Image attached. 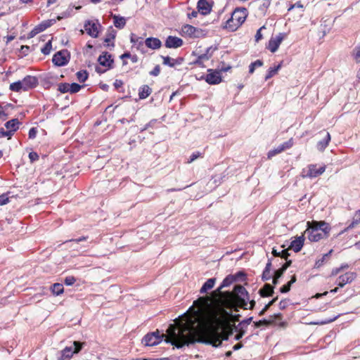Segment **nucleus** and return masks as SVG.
<instances>
[{
  "instance_id": "49530a36",
  "label": "nucleus",
  "mask_w": 360,
  "mask_h": 360,
  "mask_svg": "<svg viewBox=\"0 0 360 360\" xmlns=\"http://www.w3.org/2000/svg\"><path fill=\"white\" fill-rule=\"evenodd\" d=\"M285 271H283V269L281 267L274 271V276L277 277V278H280L282 277Z\"/></svg>"
},
{
  "instance_id": "ea45409f",
  "label": "nucleus",
  "mask_w": 360,
  "mask_h": 360,
  "mask_svg": "<svg viewBox=\"0 0 360 360\" xmlns=\"http://www.w3.org/2000/svg\"><path fill=\"white\" fill-rule=\"evenodd\" d=\"M81 87L82 86H80L79 84L72 83L71 85H70V91L71 93H76L80 90Z\"/></svg>"
},
{
  "instance_id": "6ab92c4d",
  "label": "nucleus",
  "mask_w": 360,
  "mask_h": 360,
  "mask_svg": "<svg viewBox=\"0 0 360 360\" xmlns=\"http://www.w3.org/2000/svg\"><path fill=\"white\" fill-rule=\"evenodd\" d=\"M360 224V209L356 210L354 213V217L352 219V221L349 224V226L345 228L344 230L341 231V233H343L349 229H352L356 226Z\"/></svg>"
},
{
  "instance_id": "c03bdc74",
  "label": "nucleus",
  "mask_w": 360,
  "mask_h": 360,
  "mask_svg": "<svg viewBox=\"0 0 360 360\" xmlns=\"http://www.w3.org/2000/svg\"><path fill=\"white\" fill-rule=\"evenodd\" d=\"M290 249V248H288V249L281 250V257L287 260V259L290 256V253L288 252Z\"/></svg>"
},
{
  "instance_id": "a19ab883",
  "label": "nucleus",
  "mask_w": 360,
  "mask_h": 360,
  "mask_svg": "<svg viewBox=\"0 0 360 360\" xmlns=\"http://www.w3.org/2000/svg\"><path fill=\"white\" fill-rule=\"evenodd\" d=\"M76 281V279L74 276H68L65 278L64 283L66 285H72Z\"/></svg>"
},
{
  "instance_id": "4be33fe9",
  "label": "nucleus",
  "mask_w": 360,
  "mask_h": 360,
  "mask_svg": "<svg viewBox=\"0 0 360 360\" xmlns=\"http://www.w3.org/2000/svg\"><path fill=\"white\" fill-rule=\"evenodd\" d=\"M146 45L150 49H155L161 46V41L157 38H148L146 39Z\"/></svg>"
},
{
  "instance_id": "e433bc0d",
  "label": "nucleus",
  "mask_w": 360,
  "mask_h": 360,
  "mask_svg": "<svg viewBox=\"0 0 360 360\" xmlns=\"http://www.w3.org/2000/svg\"><path fill=\"white\" fill-rule=\"evenodd\" d=\"M58 91L61 93L70 91V84L68 83H61L58 85Z\"/></svg>"
},
{
  "instance_id": "39448f33",
  "label": "nucleus",
  "mask_w": 360,
  "mask_h": 360,
  "mask_svg": "<svg viewBox=\"0 0 360 360\" xmlns=\"http://www.w3.org/2000/svg\"><path fill=\"white\" fill-rule=\"evenodd\" d=\"M83 343L75 341L73 347H66L61 351L60 356L57 360H70L73 354L78 353L82 348Z\"/></svg>"
},
{
  "instance_id": "473e14b6",
  "label": "nucleus",
  "mask_w": 360,
  "mask_h": 360,
  "mask_svg": "<svg viewBox=\"0 0 360 360\" xmlns=\"http://www.w3.org/2000/svg\"><path fill=\"white\" fill-rule=\"evenodd\" d=\"M182 31L184 33L191 36V35H195L196 29L190 25H186L183 27Z\"/></svg>"
},
{
  "instance_id": "f8f14e48",
  "label": "nucleus",
  "mask_w": 360,
  "mask_h": 360,
  "mask_svg": "<svg viewBox=\"0 0 360 360\" xmlns=\"http://www.w3.org/2000/svg\"><path fill=\"white\" fill-rule=\"evenodd\" d=\"M293 144L292 139H290L288 141L281 144L278 146L276 148L269 150L268 153V158H271L273 156H275L276 155H278L282 151L290 148Z\"/></svg>"
},
{
  "instance_id": "393cba45",
  "label": "nucleus",
  "mask_w": 360,
  "mask_h": 360,
  "mask_svg": "<svg viewBox=\"0 0 360 360\" xmlns=\"http://www.w3.org/2000/svg\"><path fill=\"white\" fill-rule=\"evenodd\" d=\"M50 289L51 292L56 296L61 295L64 291L63 284L59 283H54L53 285H51Z\"/></svg>"
},
{
  "instance_id": "9b49d317",
  "label": "nucleus",
  "mask_w": 360,
  "mask_h": 360,
  "mask_svg": "<svg viewBox=\"0 0 360 360\" xmlns=\"http://www.w3.org/2000/svg\"><path fill=\"white\" fill-rule=\"evenodd\" d=\"M20 122L18 119H13L8 122H7L5 124L8 131H4L2 129V136H11L13 134V131H15L18 129V125Z\"/></svg>"
},
{
  "instance_id": "5701e85b",
  "label": "nucleus",
  "mask_w": 360,
  "mask_h": 360,
  "mask_svg": "<svg viewBox=\"0 0 360 360\" xmlns=\"http://www.w3.org/2000/svg\"><path fill=\"white\" fill-rule=\"evenodd\" d=\"M330 140V135L328 132H326L324 134V137L322 141H320L317 143V148L319 150H323L326 148V147L328 146L329 141Z\"/></svg>"
},
{
  "instance_id": "2eb2a0df",
  "label": "nucleus",
  "mask_w": 360,
  "mask_h": 360,
  "mask_svg": "<svg viewBox=\"0 0 360 360\" xmlns=\"http://www.w3.org/2000/svg\"><path fill=\"white\" fill-rule=\"evenodd\" d=\"M311 224L316 227L320 231L326 233V235L328 236L331 229L328 223L324 221H311Z\"/></svg>"
},
{
  "instance_id": "79ce46f5",
  "label": "nucleus",
  "mask_w": 360,
  "mask_h": 360,
  "mask_svg": "<svg viewBox=\"0 0 360 360\" xmlns=\"http://www.w3.org/2000/svg\"><path fill=\"white\" fill-rule=\"evenodd\" d=\"M278 300V297L274 298L272 300H271L268 304H266L264 307L262 309V310L259 312V314L262 315L264 314L265 311H266L276 300Z\"/></svg>"
},
{
  "instance_id": "1a4fd4ad",
  "label": "nucleus",
  "mask_w": 360,
  "mask_h": 360,
  "mask_svg": "<svg viewBox=\"0 0 360 360\" xmlns=\"http://www.w3.org/2000/svg\"><path fill=\"white\" fill-rule=\"evenodd\" d=\"M244 276H245L244 274L239 272V273L236 274V275H229L224 279L221 284L217 289V291L219 292V294L221 302H223V297H222L221 293H224V292H221V290L224 288L229 286L233 283H234L236 281H237L239 277Z\"/></svg>"
},
{
  "instance_id": "c85d7f7f",
  "label": "nucleus",
  "mask_w": 360,
  "mask_h": 360,
  "mask_svg": "<svg viewBox=\"0 0 360 360\" xmlns=\"http://www.w3.org/2000/svg\"><path fill=\"white\" fill-rule=\"evenodd\" d=\"M49 26V25H46V24L39 25V26L36 27L33 30H32L30 32L28 37L29 38L34 37L37 34H38L40 32L43 31L44 30H45Z\"/></svg>"
},
{
  "instance_id": "a878e982",
  "label": "nucleus",
  "mask_w": 360,
  "mask_h": 360,
  "mask_svg": "<svg viewBox=\"0 0 360 360\" xmlns=\"http://www.w3.org/2000/svg\"><path fill=\"white\" fill-rule=\"evenodd\" d=\"M297 281V278L295 275L291 276V279L288 281L285 285H283L280 288V292L281 293H286L290 290L291 285L295 283Z\"/></svg>"
},
{
  "instance_id": "4c0bfd02",
  "label": "nucleus",
  "mask_w": 360,
  "mask_h": 360,
  "mask_svg": "<svg viewBox=\"0 0 360 360\" xmlns=\"http://www.w3.org/2000/svg\"><path fill=\"white\" fill-rule=\"evenodd\" d=\"M51 40H52V39H49L48 42L46 43V46H45V47L41 49V52L44 54H45V55L49 54L50 53V51H51Z\"/></svg>"
},
{
  "instance_id": "bb28decb",
  "label": "nucleus",
  "mask_w": 360,
  "mask_h": 360,
  "mask_svg": "<svg viewBox=\"0 0 360 360\" xmlns=\"http://www.w3.org/2000/svg\"><path fill=\"white\" fill-rule=\"evenodd\" d=\"M215 283V278H209L202 286L200 289L201 293H205L207 290L212 289Z\"/></svg>"
},
{
  "instance_id": "423d86ee",
  "label": "nucleus",
  "mask_w": 360,
  "mask_h": 360,
  "mask_svg": "<svg viewBox=\"0 0 360 360\" xmlns=\"http://www.w3.org/2000/svg\"><path fill=\"white\" fill-rule=\"evenodd\" d=\"M305 233H307L308 239L311 242H318L323 238L328 237L326 233H322L311 224L310 221L307 222V229L305 231Z\"/></svg>"
},
{
  "instance_id": "37998d69",
  "label": "nucleus",
  "mask_w": 360,
  "mask_h": 360,
  "mask_svg": "<svg viewBox=\"0 0 360 360\" xmlns=\"http://www.w3.org/2000/svg\"><path fill=\"white\" fill-rule=\"evenodd\" d=\"M289 302H290V300H287V299L282 300L279 302V308H280V309H281V310L285 309L288 306Z\"/></svg>"
},
{
  "instance_id": "f704fd0d",
  "label": "nucleus",
  "mask_w": 360,
  "mask_h": 360,
  "mask_svg": "<svg viewBox=\"0 0 360 360\" xmlns=\"http://www.w3.org/2000/svg\"><path fill=\"white\" fill-rule=\"evenodd\" d=\"M263 62L261 60H257L254 63H252L249 68V73H252L255 68L262 66Z\"/></svg>"
},
{
  "instance_id": "4468645a",
  "label": "nucleus",
  "mask_w": 360,
  "mask_h": 360,
  "mask_svg": "<svg viewBox=\"0 0 360 360\" xmlns=\"http://www.w3.org/2000/svg\"><path fill=\"white\" fill-rule=\"evenodd\" d=\"M304 236L303 235L298 236L290 243L289 248L295 252H298L302 250L304 245Z\"/></svg>"
},
{
  "instance_id": "ddd939ff",
  "label": "nucleus",
  "mask_w": 360,
  "mask_h": 360,
  "mask_svg": "<svg viewBox=\"0 0 360 360\" xmlns=\"http://www.w3.org/2000/svg\"><path fill=\"white\" fill-rule=\"evenodd\" d=\"M84 28H85L86 32L90 36H91L94 38L98 37V25H97L96 22H93L91 21H87L84 24Z\"/></svg>"
},
{
  "instance_id": "338daca9",
  "label": "nucleus",
  "mask_w": 360,
  "mask_h": 360,
  "mask_svg": "<svg viewBox=\"0 0 360 360\" xmlns=\"http://www.w3.org/2000/svg\"><path fill=\"white\" fill-rule=\"evenodd\" d=\"M38 157H39V156H38V155H37L36 153H34V152H30V153H29V158H38Z\"/></svg>"
},
{
  "instance_id": "f3484780",
  "label": "nucleus",
  "mask_w": 360,
  "mask_h": 360,
  "mask_svg": "<svg viewBox=\"0 0 360 360\" xmlns=\"http://www.w3.org/2000/svg\"><path fill=\"white\" fill-rule=\"evenodd\" d=\"M183 44V41L178 37L169 36L165 42V46L167 48H178Z\"/></svg>"
},
{
  "instance_id": "f03ea898",
  "label": "nucleus",
  "mask_w": 360,
  "mask_h": 360,
  "mask_svg": "<svg viewBox=\"0 0 360 360\" xmlns=\"http://www.w3.org/2000/svg\"><path fill=\"white\" fill-rule=\"evenodd\" d=\"M247 16L245 8L235 9L231 18L226 21L225 27L232 32L236 30L245 22Z\"/></svg>"
},
{
  "instance_id": "bf43d9fd",
  "label": "nucleus",
  "mask_w": 360,
  "mask_h": 360,
  "mask_svg": "<svg viewBox=\"0 0 360 360\" xmlns=\"http://www.w3.org/2000/svg\"><path fill=\"white\" fill-rule=\"evenodd\" d=\"M272 318H274L275 319L281 320L282 314H280V313L275 314L273 316L271 317V319L269 320V321H274Z\"/></svg>"
},
{
  "instance_id": "20e7f679",
  "label": "nucleus",
  "mask_w": 360,
  "mask_h": 360,
  "mask_svg": "<svg viewBox=\"0 0 360 360\" xmlns=\"http://www.w3.org/2000/svg\"><path fill=\"white\" fill-rule=\"evenodd\" d=\"M326 170L325 165H309L303 168L301 172L302 178L313 179L321 175Z\"/></svg>"
},
{
  "instance_id": "603ef678",
  "label": "nucleus",
  "mask_w": 360,
  "mask_h": 360,
  "mask_svg": "<svg viewBox=\"0 0 360 360\" xmlns=\"http://www.w3.org/2000/svg\"><path fill=\"white\" fill-rule=\"evenodd\" d=\"M37 130L35 128H32L29 131V138L34 139L36 136Z\"/></svg>"
},
{
  "instance_id": "6e6d98bb",
  "label": "nucleus",
  "mask_w": 360,
  "mask_h": 360,
  "mask_svg": "<svg viewBox=\"0 0 360 360\" xmlns=\"http://www.w3.org/2000/svg\"><path fill=\"white\" fill-rule=\"evenodd\" d=\"M271 259H269L268 260V262L266 263V267L265 269H264V271H266L267 273L269 271L271 272Z\"/></svg>"
},
{
  "instance_id": "7ed1b4c3",
  "label": "nucleus",
  "mask_w": 360,
  "mask_h": 360,
  "mask_svg": "<svg viewBox=\"0 0 360 360\" xmlns=\"http://www.w3.org/2000/svg\"><path fill=\"white\" fill-rule=\"evenodd\" d=\"M38 81L35 77L27 76L22 81L14 82L10 85V89L13 91H28L37 85Z\"/></svg>"
},
{
  "instance_id": "052dcab7",
  "label": "nucleus",
  "mask_w": 360,
  "mask_h": 360,
  "mask_svg": "<svg viewBox=\"0 0 360 360\" xmlns=\"http://www.w3.org/2000/svg\"><path fill=\"white\" fill-rule=\"evenodd\" d=\"M272 255L274 257H281V251H277V250H276L275 248H273Z\"/></svg>"
},
{
  "instance_id": "680f3d73",
  "label": "nucleus",
  "mask_w": 360,
  "mask_h": 360,
  "mask_svg": "<svg viewBox=\"0 0 360 360\" xmlns=\"http://www.w3.org/2000/svg\"><path fill=\"white\" fill-rule=\"evenodd\" d=\"M116 89H118L122 85V82L120 80H116V82L114 84Z\"/></svg>"
},
{
  "instance_id": "864d4df0",
  "label": "nucleus",
  "mask_w": 360,
  "mask_h": 360,
  "mask_svg": "<svg viewBox=\"0 0 360 360\" xmlns=\"http://www.w3.org/2000/svg\"><path fill=\"white\" fill-rule=\"evenodd\" d=\"M171 58L169 56L163 57V63L165 65H168L169 66H173L174 64L170 63Z\"/></svg>"
},
{
  "instance_id": "0e129e2a",
  "label": "nucleus",
  "mask_w": 360,
  "mask_h": 360,
  "mask_svg": "<svg viewBox=\"0 0 360 360\" xmlns=\"http://www.w3.org/2000/svg\"><path fill=\"white\" fill-rule=\"evenodd\" d=\"M339 268H340V271H342L345 269H348L349 265L347 264H342Z\"/></svg>"
},
{
  "instance_id": "cd10ccee",
  "label": "nucleus",
  "mask_w": 360,
  "mask_h": 360,
  "mask_svg": "<svg viewBox=\"0 0 360 360\" xmlns=\"http://www.w3.org/2000/svg\"><path fill=\"white\" fill-rule=\"evenodd\" d=\"M333 252L332 250H330L328 253L323 255L321 258L317 259L314 264V268L319 269L321 266H322L326 261L329 258L331 252Z\"/></svg>"
},
{
  "instance_id": "0eeeda50",
  "label": "nucleus",
  "mask_w": 360,
  "mask_h": 360,
  "mask_svg": "<svg viewBox=\"0 0 360 360\" xmlns=\"http://www.w3.org/2000/svg\"><path fill=\"white\" fill-rule=\"evenodd\" d=\"M164 337L165 335L163 334L160 335L159 331L157 330L146 335L142 340V343L145 346H155L160 343Z\"/></svg>"
},
{
  "instance_id": "c9c22d12",
  "label": "nucleus",
  "mask_w": 360,
  "mask_h": 360,
  "mask_svg": "<svg viewBox=\"0 0 360 360\" xmlns=\"http://www.w3.org/2000/svg\"><path fill=\"white\" fill-rule=\"evenodd\" d=\"M77 77L80 82H84L88 77V74L86 71H79L77 73Z\"/></svg>"
},
{
  "instance_id": "a18cd8bd",
  "label": "nucleus",
  "mask_w": 360,
  "mask_h": 360,
  "mask_svg": "<svg viewBox=\"0 0 360 360\" xmlns=\"http://www.w3.org/2000/svg\"><path fill=\"white\" fill-rule=\"evenodd\" d=\"M265 29L264 26L261 27L257 32L255 34V41H259L262 38V34H261V31Z\"/></svg>"
},
{
  "instance_id": "dca6fc26",
  "label": "nucleus",
  "mask_w": 360,
  "mask_h": 360,
  "mask_svg": "<svg viewBox=\"0 0 360 360\" xmlns=\"http://www.w3.org/2000/svg\"><path fill=\"white\" fill-rule=\"evenodd\" d=\"M65 51H58L53 57V62L58 66H62L65 65L68 60L65 56Z\"/></svg>"
},
{
  "instance_id": "58836bf2",
  "label": "nucleus",
  "mask_w": 360,
  "mask_h": 360,
  "mask_svg": "<svg viewBox=\"0 0 360 360\" xmlns=\"http://www.w3.org/2000/svg\"><path fill=\"white\" fill-rule=\"evenodd\" d=\"M8 194H9V193H4V194H2L0 195V205H4L8 202V201H9V200H8L9 198L8 196Z\"/></svg>"
},
{
  "instance_id": "f257e3e1",
  "label": "nucleus",
  "mask_w": 360,
  "mask_h": 360,
  "mask_svg": "<svg viewBox=\"0 0 360 360\" xmlns=\"http://www.w3.org/2000/svg\"><path fill=\"white\" fill-rule=\"evenodd\" d=\"M247 293L245 288L236 285L232 292L221 293V305L208 307L203 309H192L185 314L174 325H170L165 341L181 348L195 342H202L218 347L223 340L228 339L224 325L231 315L222 305L227 307L236 302H244L243 296Z\"/></svg>"
},
{
  "instance_id": "5fc2aeb1",
  "label": "nucleus",
  "mask_w": 360,
  "mask_h": 360,
  "mask_svg": "<svg viewBox=\"0 0 360 360\" xmlns=\"http://www.w3.org/2000/svg\"><path fill=\"white\" fill-rule=\"evenodd\" d=\"M160 66L156 65L155 68H154V70L150 72V74L153 75L157 76L160 73Z\"/></svg>"
},
{
  "instance_id": "09e8293b",
  "label": "nucleus",
  "mask_w": 360,
  "mask_h": 360,
  "mask_svg": "<svg viewBox=\"0 0 360 360\" xmlns=\"http://www.w3.org/2000/svg\"><path fill=\"white\" fill-rule=\"evenodd\" d=\"M9 6L6 4L5 6L0 7V16H2L6 13L7 11H9Z\"/></svg>"
},
{
  "instance_id": "774afa93",
  "label": "nucleus",
  "mask_w": 360,
  "mask_h": 360,
  "mask_svg": "<svg viewBox=\"0 0 360 360\" xmlns=\"http://www.w3.org/2000/svg\"><path fill=\"white\" fill-rule=\"evenodd\" d=\"M249 304H250L249 309H250L252 307H254V306L255 304V302L254 300L249 301Z\"/></svg>"
},
{
  "instance_id": "6e6552de",
  "label": "nucleus",
  "mask_w": 360,
  "mask_h": 360,
  "mask_svg": "<svg viewBox=\"0 0 360 360\" xmlns=\"http://www.w3.org/2000/svg\"><path fill=\"white\" fill-rule=\"evenodd\" d=\"M287 36V33L280 32L275 37H271L266 45V49L271 53H275Z\"/></svg>"
},
{
  "instance_id": "13d9d810",
  "label": "nucleus",
  "mask_w": 360,
  "mask_h": 360,
  "mask_svg": "<svg viewBox=\"0 0 360 360\" xmlns=\"http://www.w3.org/2000/svg\"><path fill=\"white\" fill-rule=\"evenodd\" d=\"M340 272H341V271L339 267L334 268L332 269L330 275H331V276H335L338 275Z\"/></svg>"
},
{
  "instance_id": "3c124183",
  "label": "nucleus",
  "mask_w": 360,
  "mask_h": 360,
  "mask_svg": "<svg viewBox=\"0 0 360 360\" xmlns=\"http://www.w3.org/2000/svg\"><path fill=\"white\" fill-rule=\"evenodd\" d=\"M291 264L292 260L287 259L285 263L281 266L283 271H286V269L291 265Z\"/></svg>"
},
{
  "instance_id": "de8ad7c7",
  "label": "nucleus",
  "mask_w": 360,
  "mask_h": 360,
  "mask_svg": "<svg viewBox=\"0 0 360 360\" xmlns=\"http://www.w3.org/2000/svg\"><path fill=\"white\" fill-rule=\"evenodd\" d=\"M272 278V276L271 274V272L269 271L268 273L266 271H263L262 273V279L264 281H269Z\"/></svg>"
},
{
  "instance_id": "e2e57ef3",
  "label": "nucleus",
  "mask_w": 360,
  "mask_h": 360,
  "mask_svg": "<svg viewBox=\"0 0 360 360\" xmlns=\"http://www.w3.org/2000/svg\"><path fill=\"white\" fill-rule=\"evenodd\" d=\"M328 293V291H326V292H323V293H317V294L315 295V297H316V298H320V297H323V296L326 295Z\"/></svg>"
},
{
  "instance_id": "69168bd1",
  "label": "nucleus",
  "mask_w": 360,
  "mask_h": 360,
  "mask_svg": "<svg viewBox=\"0 0 360 360\" xmlns=\"http://www.w3.org/2000/svg\"><path fill=\"white\" fill-rule=\"evenodd\" d=\"M272 282L274 285H277L278 283L279 278H277L276 276H272Z\"/></svg>"
},
{
  "instance_id": "aec40b11",
  "label": "nucleus",
  "mask_w": 360,
  "mask_h": 360,
  "mask_svg": "<svg viewBox=\"0 0 360 360\" xmlns=\"http://www.w3.org/2000/svg\"><path fill=\"white\" fill-rule=\"evenodd\" d=\"M198 8L202 14H207L211 10L210 4L206 0H200L198 3Z\"/></svg>"
},
{
  "instance_id": "c756f323",
  "label": "nucleus",
  "mask_w": 360,
  "mask_h": 360,
  "mask_svg": "<svg viewBox=\"0 0 360 360\" xmlns=\"http://www.w3.org/2000/svg\"><path fill=\"white\" fill-rule=\"evenodd\" d=\"M281 64H278L277 66H275L274 68H270L268 70L267 74L265 77V80H268L269 79L276 75L278 71L281 69Z\"/></svg>"
},
{
  "instance_id": "2f4dec72",
  "label": "nucleus",
  "mask_w": 360,
  "mask_h": 360,
  "mask_svg": "<svg viewBox=\"0 0 360 360\" xmlns=\"http://www.w3.org/2000/svg\"><path fill=\"white\" fill-rule=\"evenodd\" d=\"M151 89L147 85L143 86L141 91L139 93V98L143 99L146 98L150 94Z\"/></svg>"
},
{
  "instance_id": "4d7b16f0",
  "label": "nucleus",
  "mask_w": 360,
  "mask_h": 360,
  "mask_svg": "<svg viewBox=\"0 0 360 360\" xmlns=\"http://www.w3.org/2000/svg\"><path fill=\"white\" fill-rule=\"evenodd\" d=\"M271 259H269L268 260V262L266 263V267L265 269H264V271H266L267 273L269 271L271 272Z\"/></svg>"
},
{
  "instance_id": "7c9ffc66",
  "label": "nucleus",
  "mask_w": 360,
  "mask_h": 360,
  "mask_svg": "<svg viewBox=\"0 0 360 360\" xmlns=\"http://www.w3.org/2000/svg\"><path fill=\"white\" fill-rule=\"evenodd\" d=\"M114 25L117 28H122L125 25L126 20L123 17H118L117 15L113 16Z\"/></svg>"
},
{
  "instance_id": "b1692460",
  "label": "nucleus",
  "mask_w": 360,
  "mask_h": 360,
  "mask_svg": "<svg viewBox=\"0 0 360 360\" xmlns=\"http://www.w3.org/2000/svg\"><path fill=\"white\" fill-rule=\"evenodd\" d=\"M262 297L272 296L274 294V288L270 284H265L259 290Z\"/></svg>"
},
{
  "instance_id": "8fccbe9b",
  "label": "nucleus",
  "mask_w": 360,
  "mask_h": 360,
  "mask_svg": "<svg viewBox=\"0 0 360 360\" xmlns=\"http://www.w3.org/2000/svg\"><path fill=\"white\" fill-rule=\"evenodd\" d=\"M303 5L300 2V1H297L296 2L295 4H292L291 5L289 8H288V11H291L292 9H293L294 8H303Z\"/></svg>"
},
{
  "instance_id": "9d476101",
  "label": "nucleus",
  "mask_w": 360,
  "mask_h": 360,
  "mask_svg": "<svg viewBox=\"0 0 360 360\" xmlns=\"http://www.w3.org/2000/svg\"><path fill=\"white\" fill-rule=\"evenodd\" d=\"M356 278V274L352 271L346 272L340 275L335 281V283L340 288H343L346 284L351 283Z\"/></svg>"
},
{
  "instance_id": "412c9836",
  "label": "nucleus",
  "mask_w": 360,
  "mask_h": 360,
  "mask_svg": "<svg viewBox=\"0 0 360 360\" xmlns=\"http://www.w3.org/2000/svg\"><path fill=\"white\" fill-rule=\"evenodd\" d=\"M206 81L212 84H219L221 82L220 73L219 72H214L208 74Z\"/></svg>"
},
{
  "instance_id": "a211bd4d",
  "label": "nucleus",
  "mask_w": 360,
  "mask_h": 360,
  "mask_svg": "<svg viewBox=\"0 0 360 360\" xmlns=\"http://www.w3.org/2000/svg\"><path fill=\"white\" fill-rule=\"evenodd\" d=\"M99 64L105 68H110L112 63L113 62L111 59V56L108 53H105L103 55L100 56L98 58Z\"/></svg>"
},
{
  "instance_id": "72a5a7b5",
  "label": "nucleus",
  "mask_w": 360,
  "mask_h": 360,
  "mask_svg": "<svg viewBox=\"0 0 360 360\" xmlns=\"http://www.w3.org/2000/svg\"><path fill=\"white\" fill-rule=\"evenodd\" d=\"M352 57L356 63H360V44L354 49L352 51Z\"/></svg>"
}]
</instances>
